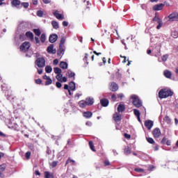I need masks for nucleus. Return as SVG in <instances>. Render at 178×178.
Masks as SVG:
<instances>
[{
	"label": "nucleus",
	"instance_id": "nucleus-1",
	"mask_svg": "<svg viewBox=\"0 0 178 178\" xmlns=\"http://www.w3.org/2000/svg\"><path fill=\"white\" fill-rule=\"evenodd\" d=\"M173 92L170 89L163 88L159 92V98L163 99V98H168V97H172Z\"/></svg>",
	"mask_w": 178,
	"mask_h": 178
},
{
	"label": "nucleus",
	"instance_id": "nucleus-2",
	"mask_svg": "<svg viewBox=\"0 0 178 178\" xmlns=\"http://www.w3.org/2000/svg\"><path fill=\"white\" fill-rule=\"evenodd\" d=\"M131 98L133 99L132 104L136 108H140V106H143V102L139 99L138 96L134 95Z\"/></svg>",
	"mask_w": 178,
	"mask_h": 178
},
{
	"label": "nucleus",
	"instance_id": "nucleus-3",
	"mask_svg": "<svg viewBox=\"0 0 178 178\" xmlns=\"http://www.w3.org/2000/svg\"><path fill=\"white\" fill-rule=\"evenodd\" d=\"M30 47H31V44L29 42H24L21 44L19 49L21 52H27L30 49Z\"/></svg>",
	"mask_w": 178,
	"mask_h": 178
},
{
	"label": "nucleus",
	"instance_id": "nucleus-4",
	"mask_svg": "<svg viewBox=\"0 0 178 178\" xmlns=\"http://www.w3.org/2000/svg\"><path fill=\"white\" fill-rule=\"evenodd\" d=\"M35 63L38 65V67H44L45 66V58L42 57L38 58L35 60Z\"/></svg>",
	"mask_w": 178,
	"mask_h": 178
},
{
	"label": "nucleus",
	"instance_id": "nucleus-5",
	"mask_svg": "<svg viewBox=\"0 0 178 178\" xmlns=\"http://www.w3.org/2000/svg\"><path fill=\"white\" fill-rule=\"evenodd\" d=\"M152 22H157V23L159 24L156 26L157 30H159L161 27L163 26V22H162V19H161V18H159V17L156 15L153 18Z\"/></svg>",
	"mask_w": 178,
	"mask_h": 178
},
{
	"label": "nucleus",
	"instance_id": "nucleus-6",
	"mask_svg": "<svg viewBox=\"0 0 178 178\" xmlns=\"http://www.w3.org/2000/svg\"><path fill=\"white\" fill-rule=\"evenodd\" d=\"M152 133L154 138H159L160 136H162V132L159 128H155Z\"/></svg>",
	"mask_w": 178,
	"mask_h": 178
},
{
	"label": "nucleus",
	"instance_id": "nucleus-7",
	"mask_svg": "<svg viewBox=\"0 0 178 178\" xmlns=\"http://www.w3.org/2000/svg\"><path fill=\"white\" fill-rule=\"evenodd\" d=\"M169 22H178V13H172L168 15Z\"/></svg>",
	"mask_w": 178,
	"mask_h": 178
},
{
	"label": "nucleus",
	"instance_id": "nucleus-8",
	"mask_svg": "<svg viewBox=\"0 0 178 178\" xmlns=\"http://www.w3.org/2000/svg\"><path fill=\"white\" fill-rule=\"evenodd\" d=\"M54 16L56 17L58 20H63L65 19V15L63 14H60L59 11L56 10L53 13Z\"/></svg>",
	"mask_w": 178,
	"mask_h": 178
},
{
	"label": "nucleus",
	"instance_id": "nucleus-9",
	"mask_svg": "<svg viewBox=\"0 0 178 178\" xmlns=\"http://www.w3.org/2000/svg\"><path fill=\"white\" fill-rule=\"evenodd\" d=\"M110 90L113 91V92L118 91V90H119V86H118V84L115 82H113L111 83L110 86Z\"/></svg>",
	"mask_w": 178,
	"mask_h": 178
},
{
	"label": "nucleus",
	"instance_id": "nucleus-10",
	"mask_svg": "<svg viewBox=\"0 0 178 178\" xmlns=\"http://www.w3.org/2000/svg\"><path fill=\"white\" fill-rule=\"evenodd\" d=\"M57 40H58V35H56V33L50 35L49 38V42H51V44H54V42H56Z\"/></svg>",
	"mask_w": 178,
	"mask_h": 178
},
{
	"label": "nucleus",
	"instance_id": "nucleus-11",
	"mask_svg": "<svg viewBox=\"0 0 178 178\" xmlns=\"http://www.w3.org/2000/svg\"><path fill=\"white\" fill-rule=\"evenodd\" d=\"M145 126L148 130H151V129H152V126H154V122L149 120H146L145 122Z\"/></svg>",
	"mask_w": 178,
	"mask_h": 178
},
{
	"label": "nucleus",
	"instance_id": "nucleus-12",
	"mask_svg": "<svg viewBox=\"0 0 178 178\" xmlns=\"http://www.w3.org/2000/svg\"><path fill=\"white\" fill-rule=\"evenodd\" d=\"M113 120L118 123V122H120L122 120V115L118 113H115L113 116Z\"/></svg>",
	"mask_w": 178,
	"mask_h": 178
},
{
	"label": "nucleus",
	"instance_id": "nucleus-13",
	"mask_svg": "<svg viewBox=\"0 0 178 178\" xmlns=\"http://www.w3.org/2000/svg\"><path fill=\"white\" fill-rule=\"evenodd\" d=\"M54 72L56 74H57L56 76V79H59V76H60L62 74V70L59 67H54Z\"/></svg>",
	"mask_w": 178,
	"mask_h": 178
},
{
	"label": "nucleus",
	"instance_id": "nucleus-14",
	"mask_svg": "<svg viewBox=\"0 0 178 178\" xmlns=\"http://www.w3.org/2000/svg\"><path fill=\"white\" fill-rule=\"evenodd\" d=\"M100 104L102 106L106 108V106H108V105H109V100L108 99L103 98L100 99Z\"/></svg>",
	"mask_w": 178,
	"mask_h": 178
},
{
	"label": "nucleus",
	"instance_id": "nucleus-15",
	"mask_svg": "<svg viewBox=\"0 0 178 178\" xmlns=\"http://www.w3.org/2000/svg\"><path fill=\"white\" fill-rule=\"evenodd\" d=\"M65 54V47L62 46H59V49L57 51V55L58 56H60L62 58V56Z\"/></svg>",
	"mask_w": 178,
	"mask_h": 178
},
{
	"label": "nucleus",
	"instance_id": "nucleus-16",
	"mask_svg": "<svg viewBox=\"0 0 178 178\" xmlns=\"http://www.w3.org/2000/svg\"><path fill=\"white\" fill-rule=\"evenodd\" d=\"M163 3L156 4L153 6V10H162L163 9Z\"/></svg>",
	"mask_w": 178,
	"mask_h": 178
},
{
	"label": "nucleus",
	"instance_id": "nucleus-17",
	"mask_svg": "<svg viewBox=\"0 0 178 178\" xmlns=\"http://www.w3.org/2000/svg\"><path fill=\"white\" fill-rule=\"evenodd\" d=\"M25 36H26V38L31 39V41L34 40V34H33V32H31V31H27L25 33Z\"/></svg>",
	"mask_w": 178,
	"mask_h": 178
},
{
	"label": "nucleus",
	"instance_id": "nucleus-18",
	"mask_svg": "<svg viewBox=\"0 0 178 178\" xmlns=\"http://www.w3.org/2000/svg\"><path fill=\"white\" fill-rule=\"evenodd\" d=\"M56 80L60 81V83H66L67 81V78H66V76H63V74H61L58 78H56Z\"/></svg>",
	"mask_w": 178,
	"mask_h": 178
},
{
	"label": "nucleus",
	"instance_id": "nucleus-19",
	"mask_svg": "<svg viewBox=\"0 0 178 178\" xmlns=\"http://www.w3.org/2000/svg\"><path fill=\"white\" fill-rule=\"evenodd\" d=\"M47 52L49 54H56V49H54V44H50L47 47Z\"/></svg>",
	"mask_w": 178,
	"mask_h": 178
},
{
	"label": "nucleus",
	"instance_id": "nucleus-20",
	"mask_svg": "<svg viewBox=\"0 0 178 178\" xmlns=\"http://www.w3.org/2000/svg\"><path fill=\"white\" fill-rule=\"evenodd\" d=\"M85 102H86V105H88V106H91V105L94 104V99L88 97L86 99Z\"/></svg>",
	"mask_w": 178,
	"mask_h": 178
},
{
	"label": "nucleus",
	"instance_id": "nucleus-21",
	"mask_svg": "<svg viewBox=\"0 0 178 178\" xmlns=\"http://www.w3.org/2000/svg\"><path fill=\"white\" fill-rule=\"evenodd\" d=\"M163 75L165 77H166V79H172V72L168 70H165L163 72Z\"/></svg>",
	"mask_w": 178,
	"mask_h": 178
},
{
	"label": "nucleus",
	"instance_id": "nucleus-22",
	"mask_svg": "<svg viewBox=\"0 0 178 178\" xmlns=\"http://www.w3.org/2000/svg\"><path fill=\"white\" fill-rule=\"evenodd\" d=\"M124 109H126L124 104H119L118 107V113H120V112H124Z\"/></svg>",
	"mask_w": 178,
	"mask_h": 178
},
{
	"label": "nucleus",
	"instance_id": "nucleus-23",
	"mask_svg": "<svg viewBox=\"0 0 178 178\" xmlns=\"http://www.w3.org/2000/svg\"><path fill=\"white\" fill-rule=\"evenodd\" d=\"M67 63L64 62V61H61L60 63V67H61V69H63L64 70H66V69H67Z\"/></svg>",
	"mask_w": 178,
	"mask_h": 178
},
{
	"label": "nucleus",
	"instance_id": "nucleus-24",
	"mask_svg": "<svg viewBox=\"0 0 178 178\" xmlns=\"http://www.w3.org/2000/svg\"><path fill=\"white\" fill-rule=\"evenodd\" d=\"M51 25L53 26L54 29H55V30H58V29H59V24L55 20L51 21Z\"/></svg>",
	"mask_w": 178,
	"mask_h": 178
},
{
	"label": "nucleus",
	"instance_id": "nucleus-25",
	"mask_svg": "<svg viewBox=\"0 0 178 178\" xmlns=\"http://www.w3.org/2000/svg\"><path fill=\"white\" fill-rule=\"evenodd\" d=\"M70 86V90H72V91H74L76 90V83L74 82L71 81L69 83Z\"/></svg>",
	"mask_w": 178,
	"mask_h": 178
},
{
	"label": "nucleus",
	"instance_id": "nucleus-26",
	"mask_svg": "<svg viewBox=\"0 0 178 178\" xmlns=\"http://www.w3.org/2000/svg\"><path fill=\"white\" fill-rule=\"evenodd\" d=\"M44 178H54V174L48 171L44 172Z\"/></svg>",
	"mask_w": 178,
	"mask_h": 178
},
{
	"label": "nucleus",
	"instance_id": "nucleus-27",
	"mask_svg": "<svg viewBox=\"0 0 178 178\" xmlns=\"http://www.w3.org/2000/svg\"><path fill=\"white\" fill-rule=\"evenodd\" d=\"M92 116V113L91 111H86L83 113V117L86 118H90Z\"/></svg>",
	"mask_w": 178,
	"mask_h": 178
},
{
	"label": "nucleus",
	"instance_id": "nucleus-28",
	"mask_svg": "<svg viewBox=\"0 0 178 178\" xmlns=\"http://www.w3.org/2000/svg\"><path fill=\"white\" fill-rule=\"evenodd\" d=\"M79 105L80 106V108H86V106H87V103L86 102V100H81L79 102Z\"/></svg>",
	"mask_w": 178,
	"mask_h": 178
},
{
	"label": "nucleus",
	"instance_id": "nucleus-29",
	"mask_svg": "<svg viewBox=\"0 0 178 178\" xmlns=\"http://www.w3.org/2000/svg\"><path fill=\"white\" fill-rule=\"evenodd\" d=\"M89 147L91 150L93 151V152H96L97 150L95 149V147L94 146V143L92 141H89Z\"/></svg>",
	"mask_w": 178,
	"mask_h": 178
},
{
	"label": "nucleus",
	"instance_id": "nucleus-30",
	"mask_svg": "<svg viewBox=\"0 0 178 178\" xmlns=\"http://www.w3.org/2000/svg\"><path fill=\"white\" fill-rule=\"evenodd\" d=\"M124 152L126 155H130L131 154V150L130 149V147L127 146L124 148Z\"/></svg>",
	"mask_w": 178,
	"mask_h": 178
},
{
	"label": "nucleus",
	"instance_id": "nucleus-31",
	"mask_svg": "<svg viewBox=\"0 0 178 178\" xmlns=\"http://www.w3.org/2000/svg\"><path fill=\"white\" fill-rule=\"evenodd\" d=\"M164 122H165V123H167L168 124H170V123H172V120L170 119V118H169V116L166 115L164 118H163Z\"/></svg>",
	"mask_w": 178,
	"mask_h": 178
},
{
	"label": "nucleus",
	"instance_id": "nucleus-32",
	"mask_svg": "<svg viewBox=\"0 0 178 178\" xmlns=\"http://www.w3.org/2000/svg\"><path fill=\"white\" fill-rule=\"evenodd\" d=\"M33 33L35 34V35H38V37H40L41 35V31L40 29H34Z\"/></svg>",
	"mask_w": 178,
	"mask_h": 178
},
{
	"label": "nucleus",
	"instance_id": "nucleus-33",
	"mask_svg": "<svg viewBox=\"0 0 178 178\" xmlns=\"http://www.w3.org/2000/svg\"><path fill=\"white\" fill-rule=\"evenodd\" d=\"M134 113L135 116H136V118H137L138 119H139V118H140V115H141V113H140V111H138V110L134 108Z\"/></svg>",
	"mask_w": 178,
	"mask_h": 178
},
{
	"label": "nucleus",
	"instance_id": "nucleus-34",
	"mask_svg": "<svg viewBox=\"0 0 178 178\" xmlns=\"http://www.w3.org/2000/svg\"><path fill=\"white\" fill-rule=\"evenodd\" d=\"M11 3L13 6H19L20 5V0H13Z\"/></svg>",
	"mask_w": 178,
	"mask_h": 178
},
{
	"label": "nucleus",
	"instance_id": "nucleus-35",
	"mask_svg": "<svg viewBox=\"0 0 178 178\" xmlns=\"http://www.w3.org/2000/svg\"><path fill=\"white\" fill-rule=\"evenodd\" d=\"M46 40H47V35H45V33H42L40 36L41 42L42 43L45 42Z\"/></svg>",
	"mask_w": 178,
	"mask_h": 178
},
{
	"label": "nucleus",
	"instance_id": "nucleus-36",
	"mask_svg": "<svg viewBox=\"0 0 178 178\" xmlns=\"http://www.w3.org/2000/svg\"><path fill=\"white\" fill-rule=\"evenodd\" d=\"M171 35L173 38H178V31H172Z\"/></svg>",
	"mask_w": 178,
	"mask_h": 178
},
{
	"label": "nucleus",
	"instance_id": "nucleus-37",
	"mask_svg": "<svg viewBox=\"0 0 178 178\" xmlns=\"http://www.w3.org/2000/svg\"><path fill=\"white\" fill-rule=\"evenodd\" d=\"M76 76V74L72 71L68 72V77L69 79H74V76Z\"/></svg>",
	"mask_w": 178,
	"mask_h": 178
},
{
	"label": "nucleus",
	"instance_id": "nucleus-38",
	"mask_svg": "<svg viewBox=\"0 0 178 178\" xmlns=\"http://www.w3.org/2000/svg\"><path fill=\"white\" fill-rule=\"evenodd\" d=\"M45 72L46 73H51V72H52V67L49 65H47L45 67Z\"/></svg>",
	"mask_w": 178,
	"mask_h": 178
},
{
	"label": "nucleus",
	"instance_id": "nucleus-39",
	"mask_svg": "<svg viewBox=\"0 0 178 178\" xmlns=\"http://www.w3.org/2000/svg\"><path fill=\"white\" fill-rule=\"evenodd\" d=\"M147 143H149V144H155V140H154V139L152 138H146Z\"/></svg>",
	"mask_w": 178,
	"mask_h": 178
},
{
	"label": "nucleus",
	"instance_id": "nucleus-40",
	"mask_svg": "<svg viewBox=\"0 0 178 178\" xmlns=\"http://www.w3.org/2000/svg\"><path fill=\"white\" fill-rule=\"evenodd\" d=\"M65 42H66V39H65V38H62L60 42V45L59 47H65Z\"/></svg>",
	"mask_w": 178,
	"mask_h": 178
},
{
	"label": "nucleus",
	"instance_id": "nucleus-41",
	"mask_svg": "<svg viewBox=\"0 0 178 178\" xmlns=\"http://www.w3.org/2000/svg\"><path fill=\"white\" fill-rule=\"evenodd\" d=\"M50 84H52V79L49 77L47 79L45 82V86H49Z\"/></svg>",
	"mask_w": 178,
	"mask_h": 178
},
{
	"label": "nucleus",
	"instance_id": "nucleus-42",
	"mask_svg": "<svg viewBox=\"0 0 178 178\" xmlns=\"http://www.w3.org/2000/svg\"><path fill=\"white\" fill-rule=\"evenodd\" d=\"M37 16H38L39 17H42V16H44V12L42 10H38Z\"/></svg>",
	"mask_w": 178,
	"mask_h": 178
},
{
	"label": "nucleus",
	"instance_id": "nucleus-43",
	"mask_svg": "<svg viewBox=\"0 0 178 178\" xmlns=\"http://www.w3.org/2000/svg\"><path fill=\"white\" fill-rule=\"evenodd\" d=\"M19 38L20 41H24V40H26V35H24V33H22L19 35Z\"/></svg>",
	"mask_w": 178,
	"mask_h": 178
},
{
	"label": "nucleus",
	"instance_id": "nucleus-44",
	"mask_svg": "<svg viewBox=\"0 0 178 178\" xmlns=\"http://www.w3.org/2000/svg\"><path fill=\"white\" fill-rule=\"evenodd\" d=\"M5 169H6L5 164L0 165V172H5Z\"/></svg>",
	"mask_w": 178,
	"mask_h": 178
},
{
	"label": "nucleus",
	"instance_id": "nucleus-45",
	"mask_svg": "<svg viewBox=\"0 0 178 178\" xmlns=\"http://www.w3.org/2000/svg\"><path fill=\"white\" fill-rule=\"evenodd\" d=\"M74 160H72L71 159H68L65 163V166L66 165H67L68 163H72V165H74Z\"/></svg>",
	"mask_w": 178,
	"mask_h": 178
},
{
	"label": "nucleus",
	"instance_id": "nucleus-46",
	"mask_svg": "<svg viewBox=\"0 0 178 178\" xmlns=\"http://www.w3.org/2000/svg\"><path fill=\"white\" fill-rule=\"evenodd\" d=\"M50 166H51V168H56V166H58V161H53L51 163H50Z\"/></svg>",
	"mask_w": 178,
	"mask_h": 178
},
{
	"label": "nucleus",
	"instance_id": "nucleus-47",
	"mask_svg": "<svg viewBox=\"0 0 178 178\" xmlns=\"http://www.w3.org/2000/svg\"><path fill=\"white\" fill-rule=\"evenodd\" d=\"M168 58H169V55L165 54L162 56V60L163 62H166L168 60Z\"/></svg>",
	"mask_w": 178,
	"mask_h": 178
},
{
	"label": "nucleus",
	"instance_id": "nucleus-48",
	"mask_svg": "<svg viewBox=\"0 0 178 178\" xmlns=\"http://www.w3.org/2000/svg\"><path fill=\"white\" fill-rule=\"evenodd\" d=\"M135 172H137L138 173H143L144 172V170L143 168H135Z\"/></svg>",
	"mask_w": 178,
	"mask_h": 178
},
{
	"label": "nucleus",
	"instance_id": "nucleus-49",
	"mask_svg": "<svg viewBox=\"0 0 178 178\" xmlns=\"http://www.w3.org/2000/svg\"><path fill=\"white\" fill-rule=\"evenodd\" d=\"M22 6H24L25 8V9H27V8H29V3L28 2H23L21 3Z\"/></svg>",
	"mask_w": 178,
	"mask_h": 178
},
{
	"label": "nucleus",
	"instance_id": "nucleus-50",
	"mask_svg": "<svg viewBox=\"0 0 178 178\" xmlns=\"http://www.w3.org/2000/svg\"><path fill=\"white\" fill-rule=\"evenodd\" d=\"M56 86L57 87V88H62V82L60 81H58L56 83Z\"/></svg>",
	"mask_w": 178,
	"mask_h": 178
},
{
	"label": "nucleus",
	"instance_id": "nucleus-51",
	"mask_svg": "<svg viewBox=\"0 0 178 178\" xmlns=\"http://www.w3.org/2000/svg\"><path fill=\"white\" fill-rule=\"evenodd\" d=\"M25 156H26V159H30V156H31V152H27L25 154Z\"/></svg>",
	"mask_w": 178,
	"mask_h": 178
},
{
	"label": "nucleus",
	"instance_id": "nucleus-52",
	"mask_svg": "<svg viewBox=\"0 0 178 178\" xmlns=\"http://www.w3.org/2000/svg\"><path fill=\"white\" fill-rule=\"evenodd\" d=\"M104 166H111V162H109L108 160L104 161Z\"/></svg>",
	"mask_w": 178,
	"mask_h": 178
},
{
	"label": "nucleus",
	"instance_id": "nucleus-53",
	"mask_svg": "<svg viewBox=\"0 0 178 178\" xmlns=\"http://www.w3.org/2000/svg\"><path fill=\"white\" fill-rule=\"evenodd\" d=\"M35 83L36 84H41V83H42V80H41V79H38L35 80Z\"/></svg>",
	"mask_w": 178,
	"mask_h": 178
},
{
	"label": "nucleus",
	"instance_id": "nucleus-54",
	"mask_svg": "<svg viewBox=\"0 0 178 178\" xmlns=\"http://www.w3.org/2000/svg\"><path fill=\"white\" fill-rule=\"evenodd\" d=\"M58 63H59V60H58V58L54 60V61H53V65H54L55 66H56V65H58Z\"/></svg>",
	"mask_w": 178,
	"mask_h": 178
},
{
	"label": "nucleus",
	"instance_id": "nucleus-55",
	"mask_svg": "<svg viewBox=\"0 0 178 178\" xmlns=\"http://www.w3.org/2000/svg\"><path fill=\"white\" fill-rule=\"evenodd\" d=\"M123 97H124V95H123V93H120L118 95V98H119L120 99H122Z\"/></svg>",
	"mask_w": 178,
	"mask_h": 178
},
{
	"label": "nucleus",
	"instance_id": "nucleus-56",
	"mask_svg": "<svg viewBox=\"0 0 178 178\" xmlns=\"http://www.w3.org/2000/svg\"><path fill=\"white\" fill-rule=\"evenodd\" d=\"M63 26L64 27H67V26H69V22H67V21L63 22Z\"/></svg>",
	"mask_w": 178,
	"mask_h": 178
},
{
	"label": "nucleus",
	"instance_id": "nucleus-57",
	"mask_svg": "<svg viewBox=\"0 0 178 178\" xmlns=\"http://www.w3.org/2000/svg\"><path fill=\"white\" fill-rule=\"evenodd\" d=\"M124 136L125 138H131V136L130 134H124Z\"/></svg>",
	"mask_w": 178,
	"mask_h": 178
},
{
	"label": "nucleus",
	"instance_id": "nucleus-58",
	"mask_svg": "<svg viewBox=\"0 0 178 178\" xmlns=\"http://www.w3.org/2000/svg\"><path fill=\"white\" fill-rule=\"evenodd\" d=\"M35 175L36 176H41V172H40L39 170H35Z\"/></svg>",
	"mask_w": 178,
	"mask_h": 178
},
{
	"label": "nucleus",
	"instance_id": "nucleus-59",
	"mask_svg": "<svg viewBox=\"0 0 178 178\" xmlns=\"http://www.w3.org/2000/svg\"><path fill=\"white\" fill-rule=\"evenodd\" d=\"M153 149H154V151H158V149H159V145H156L153 147Z\"/></svg>",
	"mask_w": 178,
	"mask_h": 178
},
{
	"label": "nucleus",
	"instance_id": "nucleus-60",
	"mask_svg": "<svg viewBox=\"0 0 178 178\" xmlns=\"http://www.w3.org/2000/svg\"><path fill=\"white\" fill-rule=\"evenodd\" d=\"M35 40L36 44H40V38L38 37H35Z\"/></svg>",
	"mask_w": 178,
	"mask_h": 178
},
{
	"label": "nucleus",
	"instance_id": "nucleus-61",
	"mask_svg": "<svg viewBox=\"0 0 178 178\" xmlns=\"http://www.w3.org/2000/svg\"><path fill=\"white\" fill-rule=\"evenodd\" d=\"M111 99H113V101H116V95L113 94L111 95Z\"/></svg>",
	"mask_w": 178,
	"mask_h": 178
},
{
	"label": "nucleus",
	"instance_id": "nucleus-62",
	"mask_svg": "<svg viewBox=\"0 0 178 178\" xmlns=\"http://www.w3.org/2000/svg\"><path fill=\"white\" fill-rule=\"evenodd\" d=\"M43 2L46 4L51 3V0H43Z\"/></svg>",
	"mask_w": 178,
	"mask_h": 178
},
{
	"label": "nucleus",
	"instance_id": "nucleus-63",
	"mask_svg": "<svg viewBox=\"0 0 178 178\" xmlns=\"http://www.w3.org/2000/svg\"><path fill=\"white\" fill-rule=\"evenodd\" d=\"M42 72H43L42 69H38V74H42Z\"/></svg>",
	"mask_w": 178,
	"mask_h": 178
},
{
	"label": "nucleus",
	"instance_id": "nucleus-64",
	"mask_svg": "<svg viewBox=\"0 0 178 178\" xmlns=\"http://www.w3.org/2000/svg\"><path fill=\"white\" fill-rule=\"evenodd\" d=\"M166 142V138L163 137V139L161 140V144H165Z\"/></svg>",
	"mask_w": 178,
	"mask_h": 178
}]
</instances>
